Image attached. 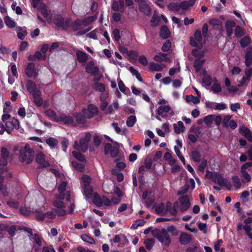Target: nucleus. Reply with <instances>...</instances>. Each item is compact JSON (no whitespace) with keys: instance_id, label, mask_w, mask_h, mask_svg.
Segmentation results:
<instances>
[{"instance_id":"nucleus-1","label":"nucleus","mask_w":252,"mask_h":252,"mask_svg":"<svg viewBox=\"0 0 252 252\" xmlns=\"http://www.w3.org/2000/svg\"><path fill=\"white\" fill-rule=\"evenodd\" d=\"M13 151L14 152L19 151V158L21 162L26 161L28 163H30L34 158L33 151L28 144H26L24 146H15Z\"/></svg>"},{"instance_id":"nucleus-2","label":"nucleus","mask_w":252,"mask_h":252,"mask_svg":"<svg viewBox=\"0 0 252 252\" xmlns=\"http://www.w3.org/2000/svg\"><path fill=\"white\" fill-rule=\"evenodd\" d=\"M91 138L90 132H86L84 136H82L80 140L79 143L77 141H75L73 147L74 149L80 150L83 152L87 151L89 146V142Z\"/></svg>"},{"instance_id":"nucleus-3","label":"nucleus","mask_w":252,"mask_h":252,"mask_svg":"<svg viewBox=\"0 0 252 252\" xmlns=\"http://www.w3.org/2000/svg\"><path fill=\"white\" fill-rule=\"evenodd\" d=\"M175 202H178V209L183 213L187 211L190 207L189 198L188 195H181Z\"/></svg>"},{"instance_id":"nucleus-4","label":"nucleus","mask_w":252,"mask_h":252,"mask_svg":"<svg viewBox=\"0 0 252 252\" xmlns=\"http://www.w3.org/2000/svg\"><path fill=\"white\" fill-rule=\"evenodd\" d=\"M83 113L85 115L88 119L93 118L98 112L97 107L94 104H90L88 105L87 108L83 110Z\"/></svg>"},{"instance_id":"nucleus-5","label":"nucleus","mask_w":252,"mask_h":252,"mask_svg":"<svg viewBox=\"0 0 252 252\" xmlns=\"http://www.w3.org/2000/svg\"><path fill=\"white\" fill-rule=\"evenodd\" d=\"M105 154H110L113 158L116 157L119 153V148L117 146H112L111 144L107 143L104 147Z\"/></svg>"},{"instance_id":"nucleus-6","label":"nucleus","mask_w":252,"mask_h":252,"mask_svg":"<svg viewBox=\"0 0 252 252\" xmlns=\"http://www.w3.org/2000/svg\"><path fill=\"white\" fill-rule=\"evenodd\" d=\"M208 178L212 179L214 183H217L220 187H223V186L225 185L224 179L222 177L221 175L219 173L216 172L213 173L211 172Z\"/></svg>"},{"instance_id":"nucleus-7","label":"nucleus","mask_w":252,"mask_h":252,"mask_svg":"<svg viewBox=\"0 0 252 252\" xmlns=\"http://www.w3.org/2000/svg\"><path fill=\"white\" fill-rule=\"evenodd\" d=\"M56 215L53 211H49L45 213H39L36 215V218L40 220L48 221L55 218Z\"/></svg>"},{"instance_id":"nucleus-8","label":"nucleus","mask_w":252,"mask_h":252,"mask_svg":"<svg viewBox=\"0 0 252 252\" xmlns=\"http://www.w3.org/2000/svg\"><path fill=\"white\" fill-rule=\"evenodd\" d=\"M202 36L201 31L199 29L196 30L194 34V39L193 37L190 38V44L191 46L197 47L198 45L197 42H201L202 41Z\"/></svg>"},{"instance_id":"nucleus-9","label":"nucleus","mask_w":252,"mask_h":252,"mask_svg":"<svg viewBox=\"0 0 252 252\" xmlns=\"http://www.w3.org/2000/svg\"><path fill=\"white\" fill-rule=\"evenodd\" d=\"M166 210L170 212L173 216L177 214L178 211V202H174L173 204L170 202H167L165 206Z\"/></svg>"},{"instance_id":"nucleus-10","label":"nucleus","mask_w":252,"mask_h":252,"mask_svg":"<svg viewBox=\"0 0 252 252\" xmlns=\"http://www.w3.org/2000/svg\"><path fill=\"white\" fill-rule=\"evenodd\" d=\"M239 131L240 133L244 136L249 142H252V132L249 128L242 126L239 127Z\"/></svg>"},{"instance_id":"nucleus-11","label":"nucleus","mask_w":252,"mask_h":252,"mask_svg":"<svg viewBox=\"0 0 252 252\" xmlns=\"http://www.w3.org/2000/svg\"><path fill=\"white\" fill-rule=\"evenodd\" d=\"M236 23L232 20H227L225 22L226 33L228 37H231L233 32V28L236 27Z\"/></svg>"},{"instance_id":"nucleus-12","label":"nucleus","mask_w":252,"mask_h":252,"mask_svg":"<svg viewBox=\"0 0 252 252\" xmlns=\"http://www.w3.org/2000/svg\"><path fill=\"white\" fill-rule=\"evenodd\" d=\"M99 68L94 65V62H89L86 66V71L93 75H96L99 71Z\"/></svg>"},{"instance_id":"nucleus-13","label":"nucleus","mask_w":252,"mask_h":252,"mask_svg":"<svg viewBox=\"0 0 252 252\" xmlns=\"http://www.w3.org/2000/svg\"><path fill=\"white\" fill-rule=\"evenodd\" d=\"M25 73L29 77H36L37 73L35 65L33 63H30L25 69Z\"/></svg>"},{"instance_id":"nucleus-14","label":"nucleus","mask_w":252,"mask_h":252,"mask_svg":"<svg viewBox=\"0 0 252 252\" xmlns=\"http://www.w3.org/2000/svg\"><path fill=\"white\" fill-rule=\"evenodd\" d=\"M125 0H113L112 8L115 11H124Z\"/></svg>"},{"instance_id":"nucleus-15","label":"nucleus","mask_w":252,"mask_h":252,"mask_svg":"<svg viewBox=\"0 0 252 252\" xmlns=\"http://www.w3.org/2000/svg\"><path fill=\"white\" fill-rule=\"evenodd\" d=\"M36 161L42 167H48L50 165L49 162L45 160V155L41 152L36 155Z\"/></svg>"},{"instance_id":"nucleus-16","label":"nucleus","mask_w":252,"mask_h":252,"mask_svg":"<svg viewBox=\"0 0 252 252\" xmlns=\"http://www.w3.org/2000/svg\"><path fill=\"white\" fill-rule=\"evenodd\" d=\"M139 8L140 11L145 15H149L151 13V8L145 0L140 1L139 4Z\"/></svg>"},{"instance_id":"nucleus-17","label":"nucleus","mask_w":252,"mask_h":252,"mask_svg":"<svg viewBox=\"0 0 252 252\" xmlns=\"http://www.w3.org/2000/svg\"><path fill=\"white\" fill-rule=\"evenodd\" d=\"M191 235L186 232H182L179 237V242L182 245H186L191 242Z\"/></svg>"},{"instance_id":"nucleus-18","label":"nucleus","mask_w":252,"mask_h":252,"mask_svg":"<svg viewBox=\"0 0 252 252\" xmlns=\"http://www.w3.org/2000/svg\"><path fill=\"white\" fill-rule=\"evenodd\" d=\"M5 126L8 129H18L19 128V122L18 120L12 118L5 123Z\"/></svg>"},{"instance_id":"nucleus-19","label":"nucleus","mask_w":252,"mask_h":252,"mask_svg":"<svg viewBox=\"0 0 252 252\" xmlns=\"http://www.w3.org/2000/svg\"><path fill=\"white\" fill-rule=\"evenodd\" d=\"M57 122H61L65 125H71L73 123V119L69 116L63 115L56 120Z\"/></svg>"},{"instance_id":"nucleus-20","label":"nucleus","mask_w":252,"mask_h":252,"mask_svg":"<svg viewBox=\"0 0 252 252\" xmlns=\"http://www.w3.org/2000/svg\"><path fill=\"white\" fill-rule=\"evenodd\" d=\"M159 35L163 39H167L171 36V32L166 26H162L160 29Z\"/></svg>"},{"instance_id":"nucleus-21","label":"nucleus","mask_w":252,"mask_h":252,"mask_svg":"<svg viewBox=\"0 0 252 252\" xmlns=\"http://www.w3.org/2000/svg\"><path fill=\"white\" fill-rule=\"evenodd\" d=\"M245 63L246 66H250L252 63V48L249 47L246 52Z\"/></svg>"},{"instance_id":"nucleus-22","label":"nucleus","mask_w":252,"mask_h":252,"mask_svg":"<svg viewBox=\"0 0 252 252\" xmlns=\"http://www.w3.org/2000/svg\"><path fill=\"white\" fill-rule=\"evenodd\" d=\"M158 241L162 243L164 242L167 246H168L171 243L170 236L166 232H165L162 236L158 233Z\"/></svg>"},{"instance_id":"nucleus-23","label":"nucleus","mask_w":252,"mask_h":252,"mask_svg":"<svg viewBox=\"0 0 252 252\" xmlns=\"http://www.w3.org/2000/svg\"><path fill=\"white\" fill-rule=\"evenodd\" d=\"M83 193L86 198H92L94 196V193L91 186H87L83 188Z\"/></svg>"},{"instance_id":"nucleus-24","label":"nucleus","mask_w":252,"mask_h":252,"mask_svg":"<svg viewBox=\"0 0 252 252\" xmlns=\"http://www.w3.org/2000/svg\"><path fill=\"white\" fill-rule=\"evenodd\" d=\"M77 60L80 63H84L88 59V55L84 52L77 51L76 52Z\"/></svg>"},{"instance_id":"nucleus-25","label":"nucleus","mask_w":252,"mask_h":252,"mask_svg":"<svg viewBox=\"0 0 252 252\" xmlns=\"http://www.w3.org/2000/svg\"><path fill=\"white\" fill-rule=\"evenodd\" d=\"M119 108V104L117 100L114 101L112 104L109 105L108 108L105 110V114H112L114 113L115 110Z\"/></svg>"},{"instance_id":"nucleus-26","label":"nucleus","mask_w":252,"mask_h":252,"mask_svg":"<svg viewBox=\"0 0 252 252\" xmlns=\"http://www.w3.org/2000/svg\"><path fill=\"white\" fill-rule=\"evenodd\" d=\"M194 5L193 0H184L180 2L179 4L180 8L183 10H187L189 7H191Z\"/></svg>"},{"instance_id":"nucleus-27","label":"nucleus","mask_w":252,"mask_h":252,"mask_svg":"<svg viewBox=\"0 0 252 252\" xmlns=\"http://www.w3.org/2000/svg\"><path fill=\"white\" fill-rule=\"evenodd\" d=\"M93 89L96 91L100 93H103L105 91V85L101 83L95 82L92 86Z\"/></svg>"},{"instance_id":"nucleus-28","label":"nucleus","mask_w":252,"mask_h":252,"mask_svg":"<svg viewBox=\"0 0 252 252\" xmlns=\"http://www.w3.org/2000/svg\"><path fill=\"white\" fill-rule=\"evenodd\" d=\"M205 61L204 59H197L194 61L193 66L196 72H198L201 70Z\"/></svg>"},{"instance_id":"nucleus-29","label":"nucleus","mask_w":252,"mask_h":252,"mask_svg":"<svg viewBox=\"0 0 252 252\" xmlns=\"http://www.w3.org/2000/svg\"><path fill=\"white\" fill-rule=\"evenodd\" d=\"M201 154L196 149L193 150L191 153V158L195 162H199L201 160Z\"/></svg>"},{"instance_id":"nucleus-30","label":"nucleus","mask_w":252,"mask_h":252,"mask_svg":"<svg viewBox=\"0 0 252 252\" xmlns=\"http://www.w3.org/2000/svg\"><path fill=\"white\" fill-rule=\"evenodd\" d=\"M67 186V183L65 182H62L59 185L58 188V190L60 192V198L61 199H63L64 198V192L65 190L66 187Z\"/></svg>"},{"instance_id":"nucleus-31","label":"nucleus","mask_w":252,"mask_h":252,"mask_svg":"<svg viewBox=\"0 0 252 252\" xmlns=\"http://www.w3.org/2000/svg\"><path fill=\"white\" fill-rule=\"evenodd\" d=\"M235 35L237 38H240L245 34V30L240 26L237 25L234 30Z\"/></svg>"},{"instance_id":"nucleus-32","label":"nucleus","mask_w":252,"mask_h":252,"mask_svg":"<svg viewBox=\"0 0 252 252\" xmlns=\"http://www.w3.org/2000/svg\"><path fill=\"white\" fill-rule=\"evenodd\" d=\"M251 39L249 36H245L240 40V44L241 47L245 48L251 43Z\"/></svg>"},{"instance_id":"nucleus-33","label":"nucleus","mask_w":252,"mask_h":252,"mask_svg":"<svg viewBox=\"0 0 252 252\" xmlns=\"http://www.w3.org/2000/svg\"><path fill=\"white\" fill-rule=\"evenodd\" d=\"M4 21L6 26L10 29L13 28L16 26V22L12 20L8 16L4 17Z\"/></svg>"},{"instance_id":"nucleus-34","label":"nucleus","mask_w":252,"mask_h":252,"mask_svg":"<svg viewBox=\"0 0 252 252\" xmlns=\"http://www.w3.org/2000/svg\"><path fill=\"white\" fill-rule=\"evenodd\" d=\"M146 222V221L143 219H138L136 220L131 225V228L133 229H137L139 226H143Z\"/></svg>"},{"instance_id":"nucleus-35","label":"nucleus","mask_w":252,"mask_h":252,"mask_svg":"<svg viewBox=\"0 0 252 252\" xmlns=\"http://www.w3.org/2000/svg\"><path fill=\"white\" fill-rule=\"evenodd\" d=\"M144 244L145 245L146 249L148 250H150L154 246L155 241L154 239L152 238H147L144 240Z\"/></svg>"},{"instance_id":"nucleus-36","label":"nucleus","mask_w":252,"mask_h":252,"mask_svg":"<svg viewBox=\"0 0 252 252\" xmlns=\"http://www.w3.org/2000/svg\"><path fill=\"white\" fill-rule=\"evenodd\" d=\"M27 89L31 94L37 90L36 85L32 81L28 80L27 83Z\"/></svg>"},{"instance_id":"nucleus-37","label":"nucleus","mask_w":252,"mask_h":252,"mask_svg":"<svg viewBox=\"0 0 252 252\" xmlns=\"http://www.w3.org/2000/svg\"><path fill=\"white\" fill-rule=\"evenodd\" d=\"M93 202L97 206H101L103 204V197H100L97 194L94 193L93 197Z\"/></svg>"},{"instance_id":"nucleus-38","label":"nucleus","mask_w":252,"mask_h":252,"mask_svg":"<svg viewBox=\"0 0 252 252\" xmlns=\"http://www.w3.org/2000/svg\"><path fill=\"white\" fill-rule=\"evenodd\" d=\"M170 109L171 108L169 105H163L158 106V116L161 115L164 113L166 114ZM165 115H166V114H165Z\"/></svg>"},{"instance_id":"nucleus-39","label":"nucleus","mask_w":252,"mask_h":252,"mask_svg":"<svg viewBox=\"0 0 252 252\" xmlns=\"http://www.w3.org/2000/svg\"><path fill=\"white\" fill-rule=\"evenodd\" d=\"M76 121L80 124H84L86 122V119H88L86 117L85 115L83 113H76L74 114Z\"/></svg>"},{"instance_id":"nucleus-40","label":"nucleus","mask_w":252,"mask_h":252,"mask_svg":"<svg viewBox=\"0 0 252 252\" xmlns=\"http://www.w3.org/2000/svg\"><path fill=\"white\" fill-rule=\"evenodd\" d=\"M91 178L88 175H83L81 177V182L82 184V188L90 186Z\"/></svg>"},{"instance_id":"nucleus-41","label":"nucleus","mask_w":252,"mask_h":252,"mask_svg":"<svg viewBox=\"0 0 252 252\" xmlns=\"http://www.w3.org/2000/svg\"><path fill=\"white\" fill-rule=\"evenodd\" d=\"M17 36L20 39H24L27 34V32L20 27H16Z\"/></svg>"},{"instance_id":"nucleus-42","label":"nucleus","mask_w":252,"mask_h":252,"mask_svg":"<svg viewBox=\"0 0 252 252\" xmlns=\"http://www.w3.org/2000/svg\"><path fill=\"white\" fill-rule=\"evenodd\" d=\"M94 16H89L84 20H80V22L83 27H87L93 23V22L94 21Z\"/></svg>"},{"instance_id":"nucleus-43","label":"nucleus","mask_w":252,"mask_h":252,"mask_svg":"<svg viewBox=\"0 0 252 252\" xmlns=\"http://www.w3.org/2000/svg\"><path fill=\"white\" fill-rule=\"evenodd\" d=\"M63 199L60 198V195H59L57 197L53 202L54 206L57 208V209L60 208H65L64 203L62 201Z\"/></svg>"},{"instance_id":"nucleus-44","label":"nucleus","mask_w":252,"mask_h":252,"mask_svg":"<svg viewBox=\"0 0 252 252\" xmlns=\"http://www.w3.org/2000/svg\"><path fill=\"white\" fill-rule=\"evenodd\" d=\"M186 100L188 102H192L194 104H197L200 102V99L197 96H194L192 95H187L186 97Z\"/></svg>"},{"instance_id":"nucleus-45","label":"nucleus","mask_w":252,"mask_h":252,"mask_svg":"<svg viewBox=\"0 0 252 252\" xmlns=\"http://www.w3.org/2000/svg\"><path fill=\"white\" fill-rule=\"evenodd\" d=\"M202 82L207 86H210L212 83V78L210 75H205L202 78Z\"/></svg>"},{"instance_id":"nucleus-46","label":"nucleus","mask_w":252,"mask_h":252,"mask_svg":"<svg viewBox=\"0 0 252 252\" xmlns=\"http://www.w3.org/2000/svg\"><path fill=\"white\" fill-rule=\"evenodd\" d=\"M136 122V118L135 116L131 115L128 117L126 120V125L128 127H132Z\"/></svg>"},{"instance_id":"nucleus-47","label":"nucleus","mask_w":252,"mask_h":252,"mask_svg":"<svg viewBox=\"0 0 252 252\" xmlns=\"http://www.w3.org/2000/svg\"><path fill=\"white\" fill-rule=\"evenodd\" d=\"M72 165L76 170L80 172H83L84 170L85 167L84 165L77 161H73L72 162Z\"/></svg>"},{"instance_id":"nucleus-48","label":"nucleus","mask_w":252,"mask_h":252,"mask_svg":"<svg viewBox=\"0 0 252 252\" xmlns=\"http://www.w3.org/2000/svg\"><path fill=\"white\" fill-rule=\"evenodd\" d=\"M83 27L82 24H81L80 22V19H77L73 23L72 28L74 31H77Z\"/></svg>"},{"instance_id":"nucleus-49","label":"nucleus","mask_w":252,"mask_h":252,"mask_svg":"<svg viewBox=\"0 0 252 252\" xmlns=\"http://www.w3.org/2000/svg\"><path fill=\"white\" fill-rule=\"evenodd\" d=\"M232 180L234 185V187L236 189H239L241 188L242 184L240 182L239 177L237 175H235L232 177Z\"/></svg>"},{"instance_id":"nucleus-50","label":"nucleus","mask_w":252,"mask_h":252,"mask_svg":"<svg viewBox=\"0 0 252 252\" xmlns=\"http://www.w3.org/2000/svg\"><path fill=\"white\" fill-rule=\"evenodd\" d=\"M120 52L123 54H126L130 56H134L135 58L137 57V53L134 51L128 52L127 49L125 47H121L119 49Z\"/></svg>"},{"instance_id":"nucleus-51","label":"nucleus","mask_w":252,"mask_h":252,"mask_svg":"<svg viewBox=\"0 0 252 252\" xmlns=\"http://www.w3.org/2000/svg\"><path fill=\"white\" fill-rule=\"evenodd\" d=\"M215 117L214 115H207L204 118L203 121L207 126H210L214 120Z\"/></svg>"},{"instance_id":"nucleus-52","label":"nucleus","mask_w":252,"mask_h":252,"mask_svg":"<svg viewBox=\"0 0 252 252\" xmlns=\"http://www.w3.org/2000/svg\"><path fill=\"white\" fill-rule=\"evenodd\" d=\"M82 240L87 243L90 244H94L95 243V240L93 238L89 236L87 234H83L81 236Z\"/></svg>"},{"instance_id":"nucleus-53","label":"nucleus","mask_w":252,"mask_h":252,"mask_svg":"<svg viewBox=\"0 0 252 252\" xmlns=\"http://www.w3.org/2000/svg\"><path fill=\"white\" fill-rule=\"evenodd\" d=\"M45 113L47 116L55 122H56V120L59 118L57 117L56 113L51 109H48L46 110Z\"/></svg>"},{"instance_id":"nucleus-54","label":"nucleus","mask_w":252,"mask_h":252,"mask_svg":"<svg viewBox=\"0 0 252 252\" xmlns=\"http://www.w3.org/2000/svg\"><path fill=\"white\" fill-rule=\"evenodd\" d=\"M93 142L96 147H98L101 143V138L98 133H94L93 135Z\"/></svg>"},{"instance_id":"nucleus-55","label":"nucleus","mask_w":252,"mask_h":252,"mask_svg":"<svg viewBox=\"0 0 252 252\" xmlns=\"http://www.w3.org/2000/svg\"><path fill=\"white\" fill-rule=\"evenodd\" d=\"M171 48V43L170 40H166L165 42L164 43L161 48V50L163 52H166L169 51Z\"/></svg>"},{"instance_id":"nucleus-56","label":"nucleus","mask_w":252,"mask_h":252,"mask_svg":"<svg viewBox=\"0 0 252 252\" xmlns=\"http://www.w3.org/2000/svg\"><path fill=\"white\" fill-rule=\"evenodd\" d=\"M170 61V59L167 57V54L158 53V63L165 61V62H169Z\"/></svg>"},{"instance_id":"nucleus-57","label":"nucleus","mask_w":252,"mask_h":252,"mask_svg":"<svg viewBox=\"0 0 252 252\" xmlns=\"http://www.w3.org/2000/svg\"><path fill=\"white\" fill-rule=\"evenodd\" d=\"M189 188V186L188 184L185 185L183 187H182L180 189L177 191V194L178 195H181L184 194L188 192Z\"/></svg>"},{"instance_id":"nucleus-58","label":"nucleus","mask_w":252,"mask_h":252,"mask_svg":"<svg viewBox=\"0 0 252 252\" xmlns=\"http://www.w3.org/2000/svg\"><path fill=\"white\" fill-rule=\"evenodd\" d=\"M46 143L51 147H55L58 144V141L56 138L50 137L46 140Z\"/></svg>"},{"instance_id":"nucleus-59","label":"nucleus","mask_w":252,"mask_h":252,"mask_svg":"<svg viewBox=\"0 0 252 252\" xmlns=\"http://www.w3.org/2000/svg\"><path fill=\"white\" fill-rule=\"evenodd\" d=\"M174 150H175V152L176 155H177V156L178 157L179 159L181 160L182 162L184 165H185V164H186L185 159L184 157L182 155V154H181V153L180 152V151L179 148H178V147L177 146H175V147H174Z\"/></svg>"},{"instance_id":"nucleus-60","label":"nucleus","mask_w":252,"mask_h":252,"mask_svg":"<svg viewBox=\"0 0 252 252\" xmlns=\"http://www.w3.org/2000/svg\"><path fill=\"white\" fill-rule=\"evenodd\" d=\"M168 7L169 9L173 11H179L180 9L179 4L178 3H170L168 5Z\"/></svg>"},{"instance_id":"nucleus-61","label":"nucleus","mask_w":252,"mask_h":252,"mask_svg":"<svg viewBox=\"0 0 252 252\" xmlns=\"http://www.w3.org/2000/svg\"><path fill=\"white\" fill-rule=\"evenodd\" d=\"M211 90L215 94L220 93L221 91L220 84L217 83H214L211 87Z\"/></svg>"},{"instance_id":"nucleus-62","label":"nucleus","mask_w":252,"mask_h":252,"mask_svg":"<svg viewBox=\"0 0 252 252\" xmlns=\"http://www.w3.org/2000/svg\"><path fill=\"white\" fill-rule=\"evenodd\" d=\"M207 165V161L205 159H203L201 160V163L198 166V170L204 172L205 169Z\"/></svg>"},{"instance_id":"nucleus-63","label":"nucleus","mask_w":252,"mask_h":252,"mask_svg":"<svg viewBox=\"0 0 252 252\" xmlns=\"http://www.w3.org/2000/svg\"><path fill=\"white\" fill-rule=\"evenodd\" d=\"M72 153L73 156L78 160L83 161L85 160L84 157L80 153L76 151H73Z\"/></svg>"},{"instance_id":"nucleus-64","label":"nucleus","mask_w":252,"mask_h":252,"mask_svg":"<svg viewBox=\"0 0 252 252\" xmlns=\"http://www.w3.org/2000/svg\"><path fill=\"white\" fill-rule=\"evenodd\" d=\"M209 23L214 26H221L222 22L218 19L213 18L209 21Z\"/></svg>"}]
</instances>
